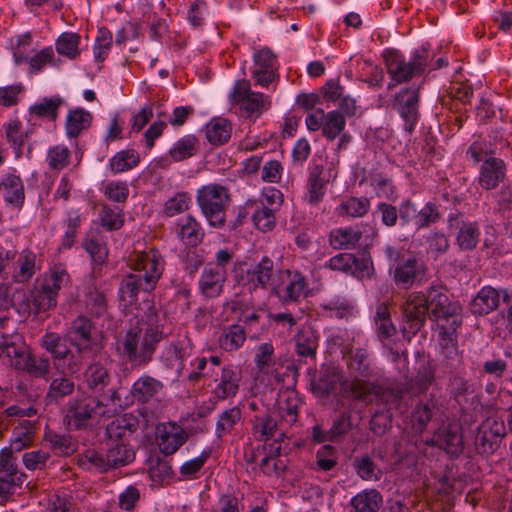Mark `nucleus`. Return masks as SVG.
<instances>
[{"instance_id": "4", "label": "nucleus", "mask_w": 512, "mask_h": 512, "mask_svg": "<svg viewBox=\"0 0 512 512\" xmlns=\"http://www.w3.org/2000/svg\"><path fill=\"white\" fill-rule=\"evenodd\" d=\"M197 205L211 227L221 229L226 224V212L231 202L229 189L219 183L201 186L196 193Z\"/></svg>"}, {"instance_id": "15", "label": "nucleus", "mask_w": 512, "mask_h": 512, "mask_svg": "<svg viewBox=\"0 0 512 512\" xmlns=\"http://www.w3.org/2000/svg\"><path fill=\"white\" fill-rule=\"evenodd\" d=\"M419 103L420 91L415 87L403 88L393 98V108L404 121V129L409 134L414 132L420 118Z\"/></svg>"}, {"instance_id": "21", "label": "nucleus", "mask_w": 512, "mask_h": 512, "mask_svg": "<svg viewBox=\"0 0 512 512\" xmlns=\"http://www.w3.org/2000/svg\"><path fill=\"white\" fill-rule=\"evenodd\" d=\"M0 195L7 209L17 214L25 203V187L23 180L16 173H6L0 179Z\"/></svg>"}, {"instance_id": "46", "label": "nucleus", "mask_w": 512, "mask_h": 512, "mask_svg": "<svg viewBox=\"0 0 512 512\" xmlns=\"http://www.w3.org/2000/svg\"><path fill=\"white\" fill-rule=\"evenodd\" d=\"M242 419V410L239 406H233L223 410L217 417L215 424V436L223 440L230 435Z\"/></svg>"}, {"instance_id": "47", "label": "nucleus", "mask_w": 512, "mask_h": 512, "mask_svg": "<svg viewBox=\"0 0 512 512\" xmlns=\"http://www.w3.org/2000/svg\"><path fill=\"white\" fill-rule=\"evenodd\" d=\"M140 163V155L133 148H127L116 152L108 163L111 174L116 175L130 171Z\"/></svg>"}, {"instance_id": "24", "label": "nucleus", "mask_w": 512, "mask_h": 512, "mask_svg": "<svg viewBox=\"0 0 512 512\" xmlns=\"http://www.w3.org/2000/svg\"><path fill=\"white\" fill-rule=\"evenodd\" d=\"M274 276V261L263 256L261 260L246 271L244 285L249 291L267 289Z\"/></svg>"}, {"instance_id": "9", "label": "nucleus", "mask_w": 512, "mask_h": 512, "mask_svg": "<svg viewBox=\"0 0 512 512\" xmlns=\"http://www.w3.org/2000/svg\"><path fill=\"white\" fill-rule=\"evenodd\" d=\"M104 403L97 396H83L71 399L67 404L65 421L69 428L80 430L86 428L96 415L104 416Z\"/></svg>"}, {"instance_id": "40", "label": "nucleus", "mask_w": 512, "mask_h": 512, "mask_svg": "<svg viewBox=\"0 0 512 512\" xmlns=\"http://www.w3.org/2000/svg\"><path fill=\"white\" fill-rule=\"evenodd\" d=\"M370 207L371 202L368 197L350 196L340 202L335 213L343 218H362L368 214Z\"/></svg>"}, {"instance_id": "43", "label": "nucleus", "mask_w": 512, "mask_h": 512, "mask_svg": "<svg viewBox=\"0 0 512 512\" xmlns=\"http://www.w3.org/2000/svg\"><path fill=\"white\" fill-rule=\"evenodd\" d=\"M83 219L84 216L80 209L72 208L66 212L62 222L64 234L61 238L60 248L70 249L75 244Z\"/></svg>"}, {"instance_id": "13", "label": "nucleus", "mask_w": 512, "mask_h": 512, "mask_svg": "<svg viewBox=\"0 0 512 512\" xmlns=\"http://www.w3.org/2000/svg\"><path fill=\"white\" fill-rule=\"evenodd\" d=\"M274 290L283 305L299 303L301 299L308 296V279L300 270L287 269L282 272L281 284Z\"/></svg>"}, {"instance_id": "52", "label": "nucleus", "mask_w": 512, "mask_h": 512, "mask_svg": "<svg viewBox=\"0 0 512 512\" xmlns=\"http://www.w3.org/2000/svg\"><path fill=\"white\" fill-rule=\"evenodd\" d=\"M107 458L111 469L125 466L135 459V452L128 442L109 441Z\"/></svg>"}, {"instance_id": "38", "label": "nucleus", "mask_w": 512, "mask_h": 512, "mask_svg": "<svg viewBox=\"0 0 512 512\" xmlns=\"http://www.w3.org/2000/svg\"><path fill=\"white\" fill-rule=\"evenodd\" d=\"M319 336L312 328H303L294 336L295 352L299 358L316 359Z\"/></svg>"}, {"instance_id": "49", "label": "nucleus", "mask_w": 512, "mask_h": 512, "mask_svg": "<svg viewBox=\"0 0 512 512\" xmlns=\"http://www.w3.org/2000/svg\"><path fill=\"white\" fill-rule=\"evenodd\" d=\"M301 400L293 392L286 394L285 399H280L277 404V411L280 417V427L284 425L291 427L298 421Z\"/></svg>"}, {"instance_id": "17", "label": "nucleus", "mask_w": 512, "mask_h": 512, "mask_svg": "<svg viewBox=\"0 0 512 512\" xmlns=\"http://www.w3.org/2000/svg\"><path fill=\"white\" fill-rule=\"evenodd\" d=\"M156 443L164 456L175 454L188 440L189 434L176 422L160 423L155 429Z\"/></svg>"}, {"instance_id": "50", "label": "nucleus", "mask_w": 512, "mask_h": 512, "mask_svg": "<svg viewBox=\"0 0 512 512\" xmlns=\"http://www.w3.org/2000/svg\"><path fill=\"white\" fill-rule=\"evenodd\" d=\"M35 433V425L31 421L23 420L13 429L10 447L8 448L11 449L12 452L22 451L33 444Z\"/></svg>"}, {"instance_id": "6", "label": "nucleus", "mask_w": 512, "mask_h": 512, "mask_svg": "<svg viewBox=\"0 0 512 512\" xmlns=\"http://www.w3.org/2000/svg\"><path fill=\"white\" fill-rule=\"evenodd\" d=\"M229 99L232 105L239 106L240 113L245 118L259 117L271 106L270 97L260 92L251 91V84L247 79L235 82Z\"/></svg>"}, {"instance_id": "36", "label": "nucleus", "mask_w": 512, "mask_h": 512, "mask_svg": "<svg viewBox=\"0 0 512 512\" xmlns=\"http://www.w3.org/2000/svg\"><path fill=\"white\" fill-rule=\"evenodd\" d=\"M200 141L194 134H186L176 140L168 151V156L174 162H182L198 154Z\"/></svg>"}, {"instance_id": "10", "label": "nucleus", "mask_w": 512, "mask_h": 512, "mask_svg": "<svg viewBox=\"0 0 512 512\" xmlns=\"http://www.w3.org/2000/svg\"><path fill=\"white\" fill-rule=\"evenodd\" d=\"M26 480V474L17 465L11 449L0 451V503H6Z\"/></svg>"}, {"instance_id": "8", "label": "nucleus", "mask_w": 512, "mask_h": 512, "mask_svg": "<svg viewBox=\"0 0 512 512\" xmlns=\"http://www.w3.org/2000/svg\"><path fill=\"white\" fill-rule=\"evenodd\" d=\"M425 294L431 318L437 326L462 319V308L458 302L450 301L443 287L431 285Z\"/></svg>"}, {"instance_id": "2", "label": "nucleus", "mask_w": 512, "mask_h": 512, "mask_svg": "<svg viewBox=\"0 0 512 512\" xmlns=\"http://www.w3.org/2000/svg\"><path fill=\"white\" fill-rule=\"evenodd\" d=\"M127 266L132 270L123 276L119 286L121 301L133 305L140 292L153 291L165 269V260L156 248L146 251H133L127 258Z\"/></svg>"}, {"instance_id": "16", "label": "nucleus", "mask_w": 512, "mask_h": 512, "mask_svg": "<svg viewBox=\"0 0 512 512\" xmlns=\"http://www.w3.org/2000/svg\"><path fill=\"white\" fill-rule=\"evenodd\" d=\"M278 70V58L271 48L263 47L254 51L252 77L255 85L268 87L278 79Z\"/></svg>"}, {"instance_id": "53", "label": "nucleus", "mask_w": 512, "mask_h": 512, "mask_svg": "<svg viewBox=\"0 0 512 512\" xmlns=\"http://www.w3.org/2000/svg\"><path fill=\"white\" fill-rule=\"evenodd\" d=\"M383 502L382 495L375 489H366L352 497L350 504L355 512H377Z\"/></svg>"}, {"instance_id": "55", "label": "nucleus", "mask_w": 512, "mask_h": 512, "mask_svg": "<svg viewBox=\"0 0 512 512\" xmlns=\"http://www.w3.org/2000/svg\"><path fill=\"white\" fill-rule=\"evenodd\" d=\"M82 247L89 254L94 265H103L108 258V248L98 233L87 234Z\"/></svg>"}, {"instance_id": "5", "label": "nucleus", "mask_w": 512, "mask_h": 512, "mask_svg": "<svg viewBox=\"0 0 512 512\" xmlns=\"http://www.w3.org/2000/svg\"><path fill=\"white\" fill-rule=\"evenodd\" d=\"M324 268L350 275L360 281L370 280L375 275L371 254L366 249L358 255L349 252L338 253L324 263Z\"/></svg>"}, {"instance_id": "22", "label": "nucleus", "mask_w": 512, "mask_h": 512, "mask_svg": "<svg viewBox=\"0 0 512 512\" xmlns=\"http://www.w3.org/2000/svg\"><path fill=\"white\" fill-rule=\"evenodd\" d=\"M193 344L185 336L183 339L171 341L162 351L160 362L168 369H174L181 376L185 369V360L191 355Z\"/></svg>"}, {"instance_id": "44", "label": "nucleus", "mask_w": 512, "mask_h": 512, "mask_svg": "<svg viewBox=\"0 0 512 512\" xmlns=\"http://www.w3.org/2000/svg\"><path fill=\"white\" fill-rule=\"evenodd\" d=\"M462 325V320L456 323L438 325L439 344L442 353L447 359H454L458 355L457 329Z\"/></svg>"}, {"instance_id": "19", "label": "nucleus", "mask_w": 512, "mask_h": 512, "mask_svg": "<svg viewBox=\"0 0 512 512\" xmlns=\"http://www.w3.org/2000/svg\"><path fill=\"white\" fill-rule=\"evenodd\" d=\"M374 323L378 340L390 352L392 360L394 362L397 361L400 354L394 349L395 342L393 340L397 335V328L392 322L390 310L386 303H381L377 306Z\"/></svg>"}, {"instance_id": "54", "label": "nucleus", "mask_w": 512, "mask_h": 512, "mask_svg": "<svg viewBox=\"0 0 512 512\" xmlns=\"http://www.w3.org/2000/svg\"><path fill=\"white\" fill-rule=\"evenodd\" d=\"M36 254L30 249H24L17 260V269L13 273V280L17 283L28 282L36 273Z\"/></svg>"}, {"instance_id": "48", "label": "nucleus", "mask_w": 512, "mask_h": 512, "mask_svg": "<svg viewBox=\"0 0 512 512\" xmlns=\"http://www.w3.org/2000/svg\"><path fill=\"white\" fill-rule=\"evenodd\" d=\"M75 390L74 381L66 375L52 379L49 384L47 393L44 397L47 405L58 404L64 398L73 394Z\"/></svg>"}, {"instance_id": "45", "label": "nucleus", "mask_w": 512, "mask_h": 512, "mask_svg": "<svg viewBox=\"0 0 512 512\" xmlns=\"http://www.w3.org/2000/svg\"><path fill=\"white\" fill-rule=\"evenodd\" d=\"M347 367L362 378H371L377 375L375 367L369 359V354L364 348H356L349 352Z\"/></svg>"}, {"instance_id": "25", "label": "nucleus", "mask_w": 512, "mask_h": 512, "mask_svg": "<svg viewBox=\"0 0 512 512\" xmlns=\"http://www.w3.org/2000/svg\"><path fill=\"white\" fill-rule=\"evenodd\" d=\"M227 279L228 275L204 265L198 280L199 294L204 299L220 297L224 292Z\"/></svg>"}, {"instance_id": "7", "label": "nucleus", "mask_w": 512, "mask_h": 512, "mask_svg": "<svg viewBox=\"0 0 512 512\" xmlns=\"http://www.w3.org/2000/svg\"><path fill=\"white\" fill-rule=\"evenodd\" d=\"M84 383L86 388L94 395L105 396L104 400L106 405H113L114 407H122L119 389L112 387L107 390L112 382V375L110 370L101 362L90 363L83 373Z\"/></svg>"}, {"instance_id": "34", "label": "nucleus", "mask_w": 512, "mask_h": 512, "mask_svg": "<svg viewBox=\"0 0 512 512\" xmlns=\"http://www.w3.org/2000/svg\"><path fill=\"white\" fill-rule=\"evenodd\" d=\"M40 346L48 352L54 363L60 360H71L74 355L65 339L58 333L47 331L40 339Z\"/></svg>"}, {"instance_id": "11", "label": "nucleus", "mask_w": 512, "mask_h": 512, "mask_svg": "<svg viewBox=\"0 0 512 512\" xmlns=\"http://www.w3.org/2000/svg\"><path fill=\"white\" fill-rule=\"evenodd\" d=\"M402 310L404 319L402 334L404 338L410 341L426 323L429 311L425 294L423 292L411 293Z\"/></svg>"}, {"instance_id": "42", "label": "nucleus", "mask_w": 512, "mask_h": 512, "mask_svg": "<svg viewBox=\"0 0 512 512\" xmlns=\"http://www.w3.org/2000/svg\"><path fill=\"white\" fill-rule=\"evenodd\" d=\"M500 303V294L492 287L480 289L471 302V312L474 315H486L495 310Z\"/></svg>"}, {"instance_id": "59", "label": "nucleus", "mask_w": 512, "mask_h": 512, "mask_svg": "<svg viewBox=\"0 0 512 512\" xmlns=\"http://www.w3.org/2000/svg\"><path fill=\"white\" fill-rule=\"evenodd\" d=\"M64 103L60 96L45 97L41 102L29 107V113L38 118H47L55 121L58 118L59 108Z\"/></svg>"}, {"instance_id": "37", "label": "nucleus", "mask_w": 512, "mask_h": 512, "mask_svg": "<svg viewBox=\"0 0 512 512\" xmlns=\"http://www.w3.org/2000/svg\"><path fill=\"white\" fill-rule=\"evenodd\" d=\"M26 352L25 346L17 342L16 337L0 332V359L5 365L15 369V363L21 362Z\"/></svg>"}, {"instance_id": "57", "label": "nucleus", "mask_w": 512, "mask_h": 512, "mask_svg": "<svg viewBox=\"0 0 512 512\" xmlns=\"http://www.w3.org/2000/svg\"><path fill=\"white\" fill-rule=\"evenodd\" d=\"M70 283V275L67 272L66 268L59 264L54 265L50 268L49 272L43 278L42 285L49 289V291L56 298L58 297L59 291L66 287Z\"/></svg>"}, {"instance_id": "35", "label": "nucleus", "mask_w": 512, "mask_h": 512, "mask_svg": "<svg viewBox=\"0 0 512 512\" xmlns=\"http://www.w3.org/2000/svg\"><path fill=\"white\" fill-rule=\"evenodd\" d=\"M205 137L212 146L226 144L232 135L231 122L223 117H214L205 125Z\"/></svg>"}, {"instance_id": "60", "label": "nucleus", "mask_w": 512, "mask_h": 512, "mask_svg": "<svg viewBox=\"0 0 512 512\" xmlns=\"http://www.w3.org/2000/svg\"><path fill=\"white\" fill-rule=\"evenodd\" d=\"M231 311L236 312L239 311V322H242L249 332L255 331L258 332L261 320V311L260 308H249L248 305L243 303L242 301H233L231 306Z\"/></svg>"}, {"instance_id": "27", "label": "nucleus", "mask_w": 512, "mask_h": 512, "mask_svg": "<svg viewBox=\"0 0 512 512\" xmlns=\"http://www.w3.org/2000/svg\"><path fill=\"white\" fill-rule=\"evenodd\" d=\"M164 388L163 383L147 374L140 376L131 387L132 397L141 404H149L158 399Z\"/></svg>"}, {"instance_id": "33", "label": "nucleus", "mask_w": 512, "mask_h": 512, "mask_svg": "<svg viewBox=\"0 0 512 512\" xmlns=\"http://www.w3.org/2000/svg\"><path fill=\"white\" fill-rule=\"evenodd\" d=\"M436 443L452 457H458L463 451V436L460 427L449 424L439 431L436 436Z\"/></svg>"}, {"instance_id": "18", "label": "nucleus", "mask_w": 512, "mask_h": 512, "mask_svg": "<svg viewBox=\"0 0 512 512\" xmlns=\"http://www.w3.org/2000/svg\"><path fill=\"white\" fill-rule=\"evenodd\" d=\"M425 263L416 256H409L397 263L393 270V281L401 289H409L415 283L421 282L426 275Z\"/></svg>"}, {"instance_id": "64", "label": "nucleus", "mask_w": 512, "mask_h": 512, "mask_svg": "<svg viewBox=\"0 0 512 512\" xmlns=\"http://www.w3.org/2000/svg\"><path fill=\"white\" fill-rule=\"evenodd\" d=\"M44 440L49 444L54 454L58 456H69L76 451V446L69 435L48 430L44 434Z\"/></svg>"}, {"instance_id": "3", "label": "nucleus", "mask_w": 512, "mask_h": 512, "mask_svg": "<svg viewBox=\"0 0 512 512\" xmlns=\"http://www.w3.org/2000/svg\"><path fill=\"white\" fill-rule=\"evenodd\" d=\"M382 57L392 81L388 84V89L422 75L432 60L425 47L417 49L409 61H406L403 54L396 49H386Z\"/></svg>"}, {"instance_id": "12", "label": "nucleus", "mask_w": 512, "mask_h": 512, "mask_svg": "<svg viewBox=\"0 0 512 512\" xmlns=\"http://www.w3.org/2000/svg\"><path fill=\"white\" fill-rule=\"evenodd\" d=\"M399 216L403 225L413 221L417 230H421L439 222L442 213L435 201H428L420 210H417L416 204L407 198L399 204Z\"/></svg>"}, {"instance_id": "62", "label": "nucleus", "mask_w": 512, "mask_h": 512, "mask_svg": "<svg viewBox=\"0 0 512 512\" xmlns=\"http://www.w3.org/2000/svg\"><path fill=\"white\" fill-rule=\"evenodd\" d=\"M80 41L81 37L78 33L64 32L55 42L56 51L61 56L75 60L80 56Z\"/></svg>"}, {"instance_id": "41", "label": "nucleus", "mask_w": 512, "mask_h": 512, "mask_svg": "<svg viewBox=\"0 0 512 512\" xmlns=\"http://www.w3.org/2000/svg\"><path fill=\"white\" fill-rule=\"evenodd\" d=\"M341 374L334 368H326L320 372L317 380L311 383L315 396L324 398L334 394L340 384Z\"/></svg>"}, {"instance_id": "63", "label": "nucleus", "mask_w": 512, "mask_h": 512, "mask_svg": "<svg viewBox=\"0 0 512 512\" xmlns=\"http://www.w3.org/2000/svg\"><path fill=\"white\" fill-rule=\"evenodd\" d=\"M192 198L187 191H178L170 196L163 204L162 213L166 217H174L190 209Z\"/></svg>"}, {"instance_id": "1", "label": "nucleus", "mask_w": 512, "mask_h": 512, "mask_svg": "<svg viewBox=\"0 0 512 512\" xmlns=\"http://www.w3.org/2000/svg\"><path fill=\"white\" fill-rule=\"evenodd\" d=\"M166 338L159 312L151 304L135 324L123 331L116 341L117 354L132 368L147 366L154 358L159 344Z\"/></svg>"}, {"instance_id": "61", "label": "nucleus", "mask_w": 512, "mask_h": 512, "mask_svg": "<svg viewBox=\"0 0 512 512\" xmlns=\"http://www.w3.org/2000/svg\"><path fill=\"white\" fill-rule=\"evenodd\" d=\"M251 218L255 228L264 233L272 231L277 223L275 208L266 206L263 201L256 205Z\"/></svg>"}, {"instance_id": "14", "label": "nucleus", "mask_w": 512, "mask_h": 512, "mask_svg": "<svg viewBox=\"0 0 512 512\" xmlns=\"http://www.w3.org/2000/svg\"><path fill=\"white\" fill-rule=\"evenodd\" d=\"M213 386L211 396L216 401H225L234 398L240 389L242 370L234 364H226L218 371L212 370Z\"/></svg>"}, {"instance_id": "23", "label": "nucleus", "mask_w": 512, "mask_h": 512, "mask_svg": "<svg viewBox=\"0 0 512 512\" xmlns=\"http://www.w3.org/2000/svg\"><path fill=\"white\" fill-rule=\"evenodd\" d=\"M177 239L188 248H196L205 238V230L202 224L193 215L179 218L174 226Z\"/></svg>"}, {"instance_id": "20", "label": "nucleus", "mask_w": 512, "mask_h": 512, "mask_svg": "<svg viewBox=\"0 0 512 512\" xmlns=\"http://www.w3.org/2000/svg\"><path fill=\"white\" fill-rule=\"evenodd\" d=\"M504 436L505 427L503 422L488 418L477 429L474 441L475 449L479 454H491Z\"/></svg>"}, {"instance_id": "26", "label": "nucleus", "mask_w": 512, "mask_h": 512, "mask_svg": "<svg viewBox=\"0 0 512 512\" xmlns=\"http://www.w3.org/2000/svg\"><path fill=\"white\" fill-rule=\"evenodd\" d=\"M328 182L322 165L313 164L309 167L305 199L310 206H318L323 201Z\"/></svg>"}, {"instance_id": "30", "label": "nucleus", "mask_w": 512, "mask_h": 512, "mask_svg": "<svg viewBox=\"0 0 512 512\" xmlns=\"http://www.w3.org/2000/svg\"><path fill=\"white\" fill-rule=\"evenodd\" d=\"M15 369L34 378L46 379L51 370V362L45 355H35L27 351L23 360L15 363Z\"/></svg>"}, {"instance_id": "58", "label": "nucleus", "mask_w": 512, "mask_h": 512, "mask_svg": "<svg viewBox=\"0 0 512 512\" xmlns=\"http://www.w3.org/2000/svg\"><path fill=\"white\" fill-rule=\"evenodd\" d=\"M84 303L86 310L95 317H101L107 311L106 296L94 285L85 288Z\"/></svg>"}, {"instance_id": "29", "label": "nucleus", "mask_w": 512, "mask_h": 512, "mask_svg": "<svg viewBox=\"0 0 512 512\" xmlns=\"http://www.w3.org/2000/svg\"><path fill=\"white\" fill-rule=\"evenodd\" d=\"M93 115L81 107L69 109L65 119V133L69 139H77L90 129Z\"/></svg>"}, {"instance_id": "28", "label": "nucleus", "mask_w": 512, "mask_h": 512, "mask_svg": "<svg viewBox=\"0 0 512 512\" xmlns=\"http://www.w3.org/2000/svg\"><path fill=\"white\" fill-rule=\"evenodd\" d=\"M278 425L269 409L255 415L251 429L253 439L258 442H268L273 437H277L280 431H284L282 428L279 429Z\"/></svg>"}, {"instance_id": "31", "label": "nucleus", "mask_w": 512, "mask_h": 512, "mask_svg": "<svg viewBox=\"0 0 512 512\" xmlns=\"http://www.w3.org/2000/svg\"><path fill=\"white\" fill-rule=\"evenodd\" d=\"M506 167L501 159L489 157L481 165L479 184L482 188L494 189L505 176Z\"/></svg>"}, {"instance_id": "39", "label": "nucleus", "mask_w": 512, "mask_h": 512, "mask_svg": "<svg viewBox=\"0 0 512 512\" xmlns=\"http://www.w3.org/2000/svg\"><path fill=\"white\" fill-rule=\"evenodd\" d=\"M363 237V232L352 227L336 228L329 233V244L337 250L355 249Z\"/></svg>"}, {"instance_id": "51", "label": "nucleus", "mask_w": 512, "mask_h": 512, "mask_svg": "<svg viewBox=\"0 0 512 512\" xmlns=\"http://www.w3.org/2000/svg\"><path fill=\"white\" fill-rule=\"evenodd\" d=\"M78 464L84 470L96 473H106L111 469L107 454L95 449H87L78 456Z\"/></svg>"}, {"instance_id": "56", "label": "nucleus", "mask_w": 512, "mask_h": 512, "mask_svg": "<svg viewBox=\"0 0 512 512\" xmlns=\"http://www.w3.org/2000/svg\"><path fill=\"white\" fill-rule=\"evenodd\" d=\"M436 408L435 401L428 399L426 401H420L412 410L411 422L413 429L422 433L426 429L428 423L434 416V410Z\"/></svg>"}, {"instance_id": "32", "label": "nucleus", "mask_w": 512, "mask_h": 512, "mask_svg": "<svg viewBox=\"0 0 512 512\" xmlns=\"http://www.w3.org/2000/svg\"><path fill=\"white\" fill-rule=\"evenodd\" d=\"M247 339V331L245 327L239 323L224 326L218 337L219 347L228 353L239 350Z\"/></svg>"}]
</instances>
